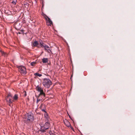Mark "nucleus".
Instances as JSON below:
<instances>
[{
	"instance_id": "f257e3e1",
	"label": "nucleus",
	"mask_w": 135,
	"mask_h": 135,
	"mask_svg": "<svg viewBox=\"0 0 135 135\" xmlns=\"http://www.w3.org/2000/svg\"><path fill=\"white\" fill-rule=\"evenodd\" d=\"M42 83L43 85L45 87L48 88L51 85L52 82L49 79L47 78H45L43 79Z\"/></svg>"
},
{
	"instance_id": "f03ea898",
	"label": "nucleus",
	"mask_w": 135,
	"mask_h": 135,
	"mask_svg": "<svg viewBox=\"0 0 135 135\" xmlns=\"http://www.w3.org/2000/svg\"><path fill=\"white\" fill-rule=\"evenodd\" d=\"M41 131L42 132L45 131V130L48 129L49 126V123L48 122H46L44 125V124L41 123Z\"/></svg>"
},
{
	"instance_id": "7ed1b4c3",
	"label": "nucleus",
	"mask_w": 135,
	"mask_h": 135,
	"mask_svg": "<svg viewBox=\"0 0 135 135\" xmlns=\"http://www.w3.org/2000/svg\"><path fill=\"white\" fill-rule=\"evenodd\" d=\"M33 117L32 114H27L26 116L25 121L27 122H32L33 120Z\"/></svg>"
},
{
	"instance_id": "20e7f679",
	"label": "nucleus",
	"mask_w": 135,
	"mask_h": 135,
	"mask_svg": "<svg viewBox=\"0 0 135 135\" xmlns=\"http://www.w3.org/2000/svg\"><path fill=\"white\" fill-rule=\"evenodd\" d=\"M42 15L44 16L45 19L46 21L47 24V25H50L51 24H52V22L51 21L47 16L43 13H42Z\"/></svg>"
},
{
	"instance_id": "39448f33",
	"label": "nucleus",
	"mask_w": 135,
	"mask_h": 135,
	"mask_svg": "<svg viewBox=\"0 0 135 135\" xmlns=\"http://www.w3.org/2000/svg\"><path fill=\"white\" fill-rule=\"evenodd\" d=\"M18 69L20 72L23 74H25L26 73V70L25 68L23 66H20Z\"/></svg>"
},
{
	"instance_id": "423d86ee",
	"label": "nucleus",
	"mask_w": 135,
	"mask_h": 135,
	"mask_svg": "<svg viewBox=\"0 0 135 135\" xmlns=\"http://www.w3.org/2000/svg\"><path fill=\"white\" fill-rule=\"evenodd\" d=\"M16 9H11V10L10 11V10H9L8 9H6V10H4V11H5V13L8 15H10V14H12V13H11V12H11V11L13 10V11L15 12V11H16ZM15 14V13H13L12 14Z\"/></svg>"
},
{
	"instance_id": "0eeeda50",
	"label": "nucleus",
	"mask_w": 135,
	"mask_h": 135,
	"mask_svg": "<svg viewBox=\"0 0 135 135\" xmlns=\"http://www.w3.org/2000/svg\"><path fill=\"white\" fill-rule=\"evenodd\" d=\"M36 89L37 91L40 92V94L41 95H44V93L43 92L42 88H41L40 86H37L36 87Z\"/></svg>"
},
{
	"instance_id": "6e6552de",
	"label": "nucleus",
	"mask_w": 135,
	"mask_h": 135,
	"mask_svg": "<svg viewBox=\"0 0 135 135\" xmlns=\"http://www.w3.org/2000/svg\"><path fill=\"white\" fill-rule=\"evenodd\" d=\"M11 97L12 96L11 94L10 93L8 94L6 98V100L9 103H12V101L11 100Z\"/></svg>"
},
{
	"instance_id": "1a4fd4ad",
	"label": "nucleus",
	"mask_w": 135,
	"mask_h": 135,
	"mask_svg": "<svg viewBox=\"0 0 135 135\" xmlns=\"http://www.w3.org/2000/svg\"><path fill=\"white\" fill-rule=\"evenodd\" d=\"M44 47L45 50L47 51L48 52H51V48L47 46L44 45Z\"/></svg>"
},
{
	"instance_id": "9d476101",
	"label": "nucleus",
	"mask_w": 135,
	"mask_h": 135,
	"mask_svg": "<svg viewBox=\"0 0 135 135\" xmlns=\"http://www.w3.org/2000/svg\"><path fill=\"white\" fill-rule=\"evenodd\" d=\"M64 122L65 124L67 126L69 127L70 125V124L69 122L67 120H64Z\"/></svg>"
},
{
	"instance_id": "9b49d317",
	"label": "nucleus",
	"mask_w": 135,
	"mask_h": 135,
	"mask_svg": "<svg viewBox=\"0 0 135 135\" xmlns=\"http://www.w3.org/2000/svg\"><path fill=\"white\" fill-rule=\"evenodd\" d=\"M44 115L45 118L47 120H49V117L46 112L44 114Z\"/></svg>"
},
{
	"instance_id": "f8f14e48",
	"label": "nucleus",
	"mask_w": 135,
	"mask_h": 135,
	"mask_svg": "<svg viewBox=\"0 0 135 135\" xmlns=\"http://www.w3.org/2000/svg\"><path fill=\"white\" fill-rule=\"evenodd\" d=\"M42 61L43 63H46L48 62V59L47 58H43L42 60Z\"/></svg>"
},
{
	"instance_id": "ddd939ff",
	"label": "nucleus",
	"mask_w": 135,
	"mask_h": 135,
	"mask_svg": "<svg viewBox=\"0 0 135 135\" xmlns=\"http://www.w3.org/2000/svg\"><path fill=\"white\" fill-rule=\"evenodd\" d=\"M33 46H37L38 47H39L38 43L36 41H35L33 43Z\"/></svg>"
},
{
	"instance_id": "4468645a",
	"label": "nucleus",
	"mask_w": 135,
	"mask_h": 135,
	"mask_svg": "<svg viewBox=\"0 0 135 135\" xmlns=\"http://www.w3.org/2000/svg\"><path fill=\"white\" fill-rule=\"evenodd\" d=\"M34 75L35 76H37L39 77H40L42 76V75L41 74H39L37 73H35L34 74Z\"/></svg>"
},
{
	"instance_id": "2eb2a0df",
	"label": "nucleus",
	"mask_w": 135,
	"mask_h": 135,
	"mask_svg": "<svg viewBox=\"0 0 135 135\" xmlns=\"http://www.w3.org/2000/svg\"><path fill=\"white\" fill-rule=\"evenodd\" d=\"M18 98V95L17 94H15L13 97V99L15 100H16Z\"/></svg>"
},
{
	"instance_id": "dca6fc26",
	"label": "nucleus",
	"mask_w": 135,
	"mask_h": 135,
	"mask_svg": "<svg viewBox=\"0 0 135 135\" xmlns=\"http://www.w3.org/2000/svg\"><path fill=\"white\" fill-rule=\"evenodd\" d=\"M12 0V3L13 4H16V2H17V0Z\"/></svg>"
},
{
	"instance_id": "f3484780",
	"label": "nucleus",
	"mask_w": 135,
	"mask_h": 135,
	"mask_svg": "<svg viewBox=\"0 0 135 135\" xmlns=\"http://www.w3.org/2000/svg\"><path fill=\"white\" fill-rule=\"evenodd\" d=\"M28 3H26L25 4H24V6H23V8H28Z\"/></svg>"
},
{
	"instance_id": "a211bd4d",
	"label": "nucleus",
	"mask_w": 135,
	"mask_h": 135,
	"mask_svg": "<svg viewBox=\"0 0 135 135\" xmlns=\"http://www.w3.org/2000/svg\"><path fill=\"white\" fill-rule=\"evenodd\" d=\"M36 62H32L31 63V65L32 66L34 65L35 64H36Z\"/></svg>"
},
{
	"instance_id": "6ab92c4d",
	"label": "nucleus",
	"mask_w": 135,
	"mask_h": 135,
	"mask_svg": "<svg viewBox=\"0 0 135 135\" xmlns=\"http://www.w3.org/2000/svg\"><path fill=\"white\" fill-rule=\"evenodd\" d=\"M40 45L41 47H42V46L44 47V46L45 45H44V43L42 41L40 42Z\"/></svg>"
},
{
	"instance_id": "aec40b11",
	"label": "nucleus",
	"mask_w": 135,
	"mask_h": 135,
	"mask_svg": "<svg viewBox=\"0 0 135 135\" xmlns=\"http://www.w3.org/2000/svg\"><path fill=\"white\" fill-rule=\"evenodd\" d=\"M1 52H2V53L3 55L4 54V56H6V54H5V52H4L3 51H1Z\"/></svg>"
},
{
	"instance_id": "412c9836",
	"label": "nucleus",
	"mask_w": 135,
	"mask_h": 135,
	"mask_svg": "<svg viewBox=\"0 0 135 135\" xmlns=\"http://www.w3.org/2000/svg\"><path fill=\"white\" fill-rule=\"evenodd\" d=\"M24 96H26V91H25L24 92Z\"/></svg>"
},
{
	"instance_id": "4be33fe9",
	"label": "nucleus",
	"mask_w": 135,
	"mask_h": 135,
	"mask_svg": "<svg viewBox=\"0 0 135 135\" xmlns=\"http://www.w3.org/2000/svg\"><path fill=\"white\" fill-rule=\"evenodd\" d=\"M40 99H37V102H38L40 101Z\"/></svg>"
},
{
	"instance_id": "5701e85b",
	"label": "nucleus",
	"mask_w": 135,
	"mask_h": 135,
	"mask_svg": "<svg viewBox=\"0 0 135 135\" xmlns=\"http://www.w3.org/2000/svg\"><path fill=\"white\" fill-rule=\"evenodd\" d=\"M42 111L44 112H45H45H46L45 111V110L44 109H42Z\"/></svg>"
}]
</instances>
